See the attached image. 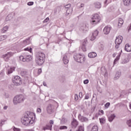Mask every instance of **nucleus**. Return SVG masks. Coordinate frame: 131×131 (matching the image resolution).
<instances>
[{
    "mask_svg": "<svg viewBox=\"0 0 131 131\" xmlns=\"http://www.w3.org/2000/svg\"><path fill=\"white\" fill-rule=\"evenodd\" d=\"M52 125L47 124L46 126H43V130H47V129H49V130H52Z\"/></svg>",
    "mask_w": 131,
    "mask_h": 131,
    "instance_id": "dca6fc26",
    "label": "nucleus"
},
{
    "mask_svg": "<svg viewBox=\"0 0 131 131\" xmlns=\"http://www.w3.org/2000/svg\"><path fill=\"white\" fill-rule=\"evenodd\" d=\"M59 79L61 82H64L65 81V76H60L59 77Z\"/></svg>",
    "mask_w": 131,
    "mask_h": 131,
    "instance_id": "c756f323",
    "label": "nucleus"
},
{
    "mask_svg": "<svg viewBox=\"0 0 131 131\" xmlns=\"http://www.w3.org/2000/svg\"><path fill=\"white\" fill-rule=\"evenodd\" d=\"M123 3L126 7H129L131 5V0H123Z\"/></svg>",
    "mask_w": 131,
    "mask_h": 131,
    "instance_id": "f3484780",
    "label": "nucleus"
},
{
    "mask_svg": "<svg viewBox=\"0 0 131 131\" xmlns=\"http://www.w3.org/2000/svg\"><path fill=\"white\" fill-rule=\"evenodd\" d=\"M121 75V72H117L115 76V78H116V79H118V78L120 77Z\"/></svg>",
    "mask_w": 131,
    "mask_h": 131,
    "instance_id": "c85d7f7f",
    "label": "nucleus"
},
{
    "mask_svg": "<svg viewBox=\"0 0 131 131\" xmlns=\"http://www.w3.org/2000/svg\"><path fill=\"white\" fill-rule=\"evenodd\" d=\"M15 85H20L22 84V79L19 76H15L12 79Z\"/></svg>",
    "mask_w": 131,
    "mask_h": 131,
    "instance_id": "423d86ee",
    "label": "nucleus"
},
{
    "mask_svg": "<svg viewBox=\"0 0 131 131\" xmlns=\"http://www.w3.org/2000/svg\"><path fill=\"white\" fill-rule=\"evenodd\" d=\"M13 131H21V129H20V128H17L15 126L13 127Z\"/></svg>",
    "mask_w": 131,
    "mask_h": 131,
    "instance_id": "e433bc0d",
    "label": "nucleus"
},
{
    "mask_svg": "<svg viewBox=\"0 0 131 131\" xmlns=\"http://www.w3.org/2000/svg\"><path fill=\"white\" fill-rule=\"evenodd\" d=\"M66 121V119H65V118H63L61 120V123H62V124H64V123H65V121Z\"/></svg>",
    "mask_w": 131,
    "mask_h": 131,
    "instance_id": "37998d69",
    "label": "nucleus"
},
{
    "mask_svg": "<svg viewBox=\"0 0 131 131\" xmlns=\"http://www.w3.org/2000/svg\"><path fill=\"white\" fill-rule=\"evenodd\" d=\"M123 39V37H122V36H119L118 37H116L115 41V43L116 45L115 47V49H118V48H119V46L121 45Z\"/></svg>",
    "mask_w": 131,
    "mask_h": 131,
    "instance_id": "6e6552de",
    "label": "nucleus"
},
{
    "mask_svg": "<svg viewBox=\"0 0 131 131\" xmlns=\"http://www.w3.org/2000/svg\"><path fill=\"white\" fill-rule=\"evenodd\" d=\"M68 127L67 126H61L59 127V129L62 130V129H67Z\"/></svg>",
    "mask_w": 131,
    "mask_h": 131,
    "instance_id": "c9c22d12",
    "label": "nucleus"
},
{
    "mask_svg": "<svg viewBox=\"0 0 131 131\" xmlns=\"http://www.w3.org/2000/svg\"><path fill=\"white\" fill-rule=\"evenodd\" d=\"M70 7H71V4H68V5H66V6H64V8L65 9H69V8H70Z\"/></svg>",
    "mask_w": 131,
    "mask_h": 131,
    "instance_id": "a19ab883",
    "label": "nucleus"
},
{
    "mask_svg": "<svg viewBox=\"0 0 131 131\" xmlns=\"http://www.w3.org/2000/svg\"><path fill=\"white\" fill-rule=\"evenodd\" d=\"M128 31H130L131 30V23H130V26L129 27V28H128Z\"/></svg>",
    "mask_w": 131,
    "mask_h": 131,
    "instance_id": "bf43d9fd",
    "label": "nucleus"
},
{
    "mask_svg": "<svg viewBox=\"0 0 131 131\" xmlns=\"http://www.w3.org/2000/svg\"><path fill=\"white\" fill-rule=\"evenodd\" d=\"M43 85H44V86H47V83H46L45 82H43Z\"/></svg>",
    "mask_w": 131,
    "mask_h": 131,
    "instance_id": "680f3d73",
    "label": "nucleus"
},
{
    "mask_svg": "<svg viewBox=\"0 0 131 131\" xmlns=\"http://www.w3.org/2000/svg\"><path fill=\"white\" fill-rule=\"evenodd\" d=\"M26 73H27V72L25 71H21L20 72V74L23 76L25 75H26Z\"/></svg>",
    "mask_w": 131,
    "mask_h": 131,
    "instance_id": "79ce46f5",
    "label": "nucleus"
},
{
    "mask_svg": "<svg viewBox=\"0 0 131 131\" xmlns=\"http://www.w3.org/2000/svg\"><path fill=\"white\" fill-rule=\"evenodd\" d=\"M24 100H25V98H24V96H23V95L20 94L19 95L16 96L13 98V102L14 105H17V104H19V103H22V102H24Z\"/></svg>",
    "mask_w": 131,
    "mask_h": 131,
    "instance_id": "20e7f679",
    "label": "nucleus"
},
{
    "mask_svg": "<svg viewBox=\"0 0 131 131\" xmlns=\"http://www.w3.org/2000/svg\"><path fill=\"white\" fill-rule=\"evenodd\" d=\"M54 105L52 104H49L47 107V111L48 114H52L54 112Z\"/></svg>",
    "mask_w": 131,
    "mask_h": 131,
    "instance_id": "9b49d317",
    "label": "nucleus"
},
{
    "mask_svg": "<svg viewBox=\"0 0 131 131\" xmlns=\"http://www.w3.org/2000/svg\"><path fill=\"white\" fill-rule=\"evenodd\" d=\"M24 51H28L30 53H32V48L31 47H27L24 49Z\"/></svg>",
    "mask_w": 131,
    "mask_h": 131,
    "instance_id": "473e14b6",
    "label": "nucleus"
},
{
    "mask_svg": "<svg viewBox=\"0 0 131 131\" xmlns=\"http://www.w3.org/2000/svg\"><path fill=\"white\" fill-rule=\"evenodd\" d=\"M84 7V4H81L80 6V8H83Z\"/></svg>",
    "mask_w": 131,
    "mask_h": 131,
    "instance_id": "4d7b16f0",
    "label": "nucleus"
},
{
    "mask_svg": "<svg viewBox=\"0 0 131 131\" xmlns=\"http://www.w3.org/2000/svg\"><path fill=\"white\" fill-rule=\"evenodd\" d=\"M124 50L126 52H131V46H129L128 43H126L125 46Z\"/></svg>",
    "mask_w": 131,
    "mask_h": 131,
    "instance_id": "412c9836",
    "label": "nucleus"
},
{
    "mask_svg": "<svg viewBox=\"0 0 131 131\" xmlns=\"http://www.w3.org/2000/svg\"><path fill=\"white\" fill-rule=\"evenodd\" d=\"M41 112V108H39V107H38L37 108V113H40Z\"/></svg>",
    "mask_w": 131,
    "mask_h": 131,
    "instance_id": "de8ad7c7",
    "label": "nucleus"
},
{
    "mask_svg": "<svg viewBox=\"0 0 131 131\" xmlns=\"http://www.w3.org/2000/svg\"><path fill=\"white\" fill-rule=\"evenodd\" d=\"M27 131H34L33 130V129H27Z\"/></svg>",
    "mask_w": 131,
    "mask_h": 131,
    "instance_id": "69168bd1",
    "label": "nucleus"
},
{
    "mask_svg": "<svg viewBox=\"0 0 131 131\" xmlns=\"http://www.w3.org/2000/svg\"><path fill=\"white\" fill-rule=\"evenodd\" d=\"M50 20V18H49V17H47L43 21V23H47V22H48V21H49Z\"/></svg>",
    "mask_w": 131,
    "mask_h": 131,
    "instance_id": "49530a36",
    "label": "nucleus"
},
{
    "mask_svg": "<svg viewBox=\"0 0 131 131\" xmlns=\"http://www.w3.org/2000/svg\"><path fill=\"white\" fill-rule=\"evenodd\" d=\"M16 68L15 67H11L10 69H8L7 72V75H10V74H11V73H13L14 71H15V69Z\"/></svg>",
    "mask_w": 131,
    "mask_h": 131,
    "instance_id": "6ab92c4d",
    "label": "nucleus"
},
{
    "mask_svg": "<svg viewBox=\"0 0 131 131\" xmlns=\"http://www.w3.org/2000/svg\"><path fill=\"white\" fill-rule=\"evenodd\" d=\"M90 98V97L89 96V95H85V100H89V99Z\"/></svg>",
    "mask_w": 131,
    "mask_h": 131,
    "instance_id": "5fc2aeb1",
    "label": "nucleus"
},
{
    "mask_svg": "<svg viewBox=\"0 0 131 131\" xmlns=\"http://www.w3.org/2000/svg\"><path fill=\"white\" fill-rule=\"evenodd\" d=\"M7 108H8V106H5L4 107V110H7Z\"/></svg>",
    "mask_w": 131,
    "mask_h": 131,
    "instance_id": "052dcab7",
    "label": "nucleus"
},
{
    "mask_svg": "<svg viewBox=\"0 0 131 131\" xmlns=\"http://www.w3.org/2000/svg\"><path fill=\"white\" fill-rule=\"evenodd\" d=\"M69 11H70V9H68L67 10V11H66L67 16H68V15H69V14H70V12Z\"/></svg>",
    "mask_w": 131,
    "mask_h": 131,
    "instance_id": "603ef678",
    "label": "nucleus"
},
{
    "mask_svg": "<svg viewBox=\"0 0 131 131\" xmlns=\"http://www.w3.org/2000/svg\"><path fill=\"white\" fill-rule=\"evenodd\" d=\"M123 62L124 63H127V59H124Z\"/></svg>",
    "mask_w": 131,
    "mask_h": 131,
    "instance_id": "13d9d810",
    "label": "nucleus"
},
{
    "mask_svg": "<svg viewBox=\"0 0 131 131\" xmlns=\"http://www.w3.org/2000/svg\"><path fill=\"white\" fill-rule=\"evenodd\" d=\"M110 30H111V28L106 26L103 29V32L104 34H109Z\"/></svg>",
    "mask_w": 131,
    "mask_h": 131,
    "instance_id": "4468645a",
    "label": "nucleus"
},
{
    "mask_svg": "<svg viewBox=\"0 0 131 131\" xmlns=\"http://www.w3.org/2000/svg\"><path fill=\"white\" fill-rule=\"evenodd\" d=\"M4 122H5L4 121H2V122L0 123L1 126H2L3 125V124H4Z\"/></svg>",
    "mask_w": 131,
    "mask_h": 131,
    "instance_id": "6e6d98bb",
    "label": "nucleus"
},
{
    "mask_svg": "<svg viewBox=\"0 0 131 131\" xmlns=\"http://www.w3.org/2000/svg\"><path fill=\"white\" fill-rule=\"evenodd\" d=\"M120 56H121V53H119V54L116 57V58L115 59L114 61V64H116V62L120 59Z\"/></svg>",
    "mask_w": 131,
    "mask_h": 131,
    "instance_id": "cd10ccee",
    "label": "nucleus"
},
{
    "mask_svg": "<svg viewBox=\"0 0 131 131\" xmlns=\"http://www.w3.org/2000/svg\"><path fill=\"white\" fill-rule=\"evenodd\" d=\"M46 61V54L42 52H39L36 55L35 62L38 66H41Z\"/></svg>",
    "mask_w": 131,
    "mask_h": 131,
    "instance_id": "f03ea898",
    "label": "nucleus"
},
{
    "mask_svg": "<svg viewBox=\"0 0 131 131\" xmlns=\"http://www.w3.org/2000/svg\"><path fill=\"white\" fill-rule=\"evenodd\" d=\"M89 58H96L97 57V53L95 52H90L88 54Z\"/></svg>",
    "mask_w": 131,
    "mask_h": 131,
    "instance_id": "aec40b11",
    "label": "nucleus"
},
{
    "mask_svg": "<svg viewBox=\"0 0 131 131\" xmlns=\"http://www.w3.org/2000/svg\"><path fill=\"white\" fill-rule=\"evenodd\" d=\"M83 83H84V84H88V83H89V80L86 79V80H84Z\"/></svg>",
    "mask_w": 131,
    "mask_h": 131,
    "instance_id": "09e8293b",
    "label": "nucleus"
},
{
    "mask_svg": "<svg viewBox=\"0 0 131 131\" xmlns=\"http://www.w3.org/2000/svg\"><path fill=\"white\" fill-rule=\"evenodd\" d=\"M99 121L101 124H104L105 123V121H106V119L104 118H99Z\"/></svg>",
    "mask_w": 131,
    "mask_h": 131,
    "instance_id": "7c9ffc66",
    "label": "nucleus"
},
{
    "mask_svg": "<svg viewBox=\"0 0 131 131\" xmlns=\"http://www.w3.org/2000/svg\"><path fill=\"white\" fill-rule=\"evenodd\" d=\"M123 24V19L122 18H119L118 21V26L119 27H121Z\"/></svg>",
    "mask_w": 131,
    "mask_h": 131,
    "instance_id": "bb28decb",
    "label": "nucleus"
},
{
    "mask_svg": "<svg viewBox=\"0 0 131 131\" xmlns=\"http://www.w3.org/2000/svg\"><path fill=\"white\" fill-rule=\"evenodd\" d=\"M81 29L83 32H85L89 30V27L86 25H83L81 27Z\"/></svg>",
    "mask_w": 131,
    "mask_h": 131,
    "instance_id": "4be33fe9",
    "label": "nucleus"
},
{
    "mask_svg": "<svg viewBox=\"0 0 131 131\" xmlns=\"http://www.w3.org/2000/svg\"><path fill=\"white\" fill-rule=\"evenodd\" d=\"M8 29H9V27L8 26H6L4 27L1 30L2 33H5V32H7V31H8Z\"/></svg>",
    "mask_w": 131,
    "mask_h": 131,
    "instance_id": "a878e982",
    "label": "nucleus"
},
{
    "mask_svg": "<svg viewBox=\"0 0 131 131\" xmlns=\"http://www.w3.org/2000/svg\"><path fill=\"white\" fill-rule=\"evenodd\" d=\"M75 101H77V100H78V95L77 94L75 95Z\"/></svg>",
    "mask_w": 131,
    "mask_h": 131,
    "instance_id": "3c124183",
    "label": "nucleus"
},
{
    "mask_svg": "<svg viewBox=\"0 0 131 131\" xmlns=\"http://www.w3.org/2000/svg\"><path fill=\"white\" fill-rule=\"evenodd\" d=\"M35 114L33 112L27 111L21 119V122L24 125H31L35 121Z\"/></svg>",
    "mask_w": 131,
    "mask_h": 131,
    "instance_id": "f257e3e1",
    "label": "nucleus"
},
{
    "mask_svg": "<svg viewBox=\"0 0 131 131\" xmlns=\"http://www.w3.org/2000/svg\"><path fill=\"white\" fill-rule=\"evenodd\" d=\"M74 59L78 63H84V61H85V57L84 56L78 54L74 55Z\"/></svg>",
    "mask_w": 131,
    "mask_h": 131,
    "instance_id": "39448f33",
    "label": "nucleus"
},
{
    "mask_svg": "<svg viewBox=\"0 0 131 131\" xmlns=\"http://www.w3.org/2000/svg\"><path fill=\"white\" fill-rule=\"evenodd\" d=\"M34 3L33 2H29L27 3L28 6H33Z\"/></svg>",
    "mask_w": 131,
    "mask_h": 131,
    "instance_id": "c03bdc74",
    "label": "nucleus"
},
{
    "mask_svg": "<svg viewBox=\"0 0 131 131\" xmlns=\"http://www.w3.org/2000/svg\"><path fill=\"white\" fill-rule=\"evenodd\" d=\"M42 71H41V69H39L38 70V74H40V73H41Z\"/></svg>",
    "mask_w": 131,
    "mask_h": 131,
    "instance_id": "864d4df0",
    "label": "nucleus"
},
{
    "mask_svg": "<svg viewBox=\"0 0 131 131\" xmlns=\"http://www.w3.org/2000/svg\"><path fill=\"white\" fill-rule=\"evenodd\" d=\"M98 34H99V31H98V30H96L92 33V35L91 36L90 40H91V41H94V40H95V39H96V37H97V36H98Z\"/></svg>",
    "mask_w": 131,
    "mask_h": 131,
    "instance_id": "ddd939ff",
    "label": "nucleus"
},
{
    "mask_svg": "<svg viewBox=\"0 0 131 131\" xmlns=\"http://www.w3.org/2000/svg\"><path fill=\"white\" fill-rule=\"evenodd\" d=\"M92 126V124H90L88 126V128L90 129L91 128V127Z\"/></svg>",
    "mask_w": 131,
    "mask_h": 131,
    "instance_id": "e2e57ef3",
    "label": "nucleus"
},
{
    "mask_svg": "<svg viewBox=\"0 0 131 131\" xmlns=\"http://www.w3.org/2000/svg\"><path fill=\"white\" fill-rule=\"evenodd\" d=\"M62 61H63L64 65H67V64H68V63H69V59H68L67 55L63 56V58H62Z\"/></svg>",
    "mask_w": 131,
    "mask_h": 131,
    "instance_id": "2eb2a0df",
    "label": "nucleus"
},
{
    "mask_svg": "<svg viewBox=\"0 0 131 131\" xmlns=\"http://www.w3.org/2000/svg\"><path fill=\"white\" fill-rule=\"evenodd\" d=\"M100 113H101L102 114H104V111H103V110H100Z\"/></svg>",
    "mask_w": 131,
    "mask_h": 131,
    "instance_id": "0e129e2a",
    "label": "nucleus"
},
{
    "mask_svg": "<svg viewBox=\"0 0 131 131\" xmlns=\"http://www.w3.org/2000/svg\"><path fill=\"white\" fill-rule=\"evenodd\" d=\"M49 125H53V124H54V120H51L49 122Z\"/></svg>",
    "mask_w": 131,
    "mask_h": 131,
    "instance_id": "8fccbe9b",
    "label": "nucleus"
},
{
    "mask_svg": "<svg viewBox=\"0 0 131 131\" xmlns=\"http://www.w3.org/2000/svg\"><path fill=\"white\" fill-rule=\"evenodd\" d=\"M107 2H108V0H105L104 2V5H107Z\"/></svg>",
    "mask_w": 131,
    "mask_h": 131,
    "instance_id": "338daca9",
    "label": "nucleus"
},
{
    "mask_svg": "<svg viewBox=\"0 0 131 131\" xmlns=\"http://www.w3.org/2000/svg\"><path fill=\"white\" fill-rule=\"evenodd\" d=\"M101 21V17L98 14H94L92 15L91 20V24L92 25H96L98 23H100Z\"/></svg>",
    "mask_w": 131,
    "mask_h": 131,
    "instance_id": "7ed1b4c3",
    "label": "nucleus"
},
{
    "mask_svg": "<svg viewBox=\"0 0 131 131\" xmlns=\"http://www.w3.org/2000/svg\"><path fill=\"white\" fill-rule=\"evenodd\" d=\"M19 60L23 62H30L32 60V56L30 55H25L24 56L21 55L19 56Z\"/></svg>",
    "mask_w": 131,
    "mask_h": 131,
    "instance_id": "0eeeda50",
    "label": "nucleus"
},
{
    "mask_svg": "<svg viewBox=\"0 0 131 131\" xmlns=\"http://www.w3.org/2000/svg\"><path fill=\"white\" fill-rule=\"evenodd\" d=\"M127 125H128L129 127H131V119L127 121Z\"/></svg>",
    "mask_w": 131,
    "mask_h": 131,
    "instance_id": "58836bf2",
    "label": "nucleus"
},
{
    "mask_svg": "<svg viewBox=\"0 0 131 131\" xmlns=\"http://www.w3.org/2000/svg\"><path fill=\"white\" fill-rule=\"evenodd\" d=\"M10 17H11V14H8L6 17L7 21L11 20V18H10Z\"/></svg>",
    "mask_w": 131,
    "mask_h": 131,
    "instance_id": "a18cd8bd",
    "label": "nucleus"
},
{
    "mask_svg": "<svg viewBox=\"0 0 131 131\" xmlns=\"http://www.w3.org/2000/svg\"><path fill=\"white\" fill-rule=\"evenodd\" d=\"M6 38H7V35L0 36V41H2V40H5Z\"/></svg>",
    "mask_w": 131,
    "mask_h": 131,
    "instance_id": "72a5a7b5",
    "label": "nucleus"
},
{
    "mask_svg": "<svg viewBox=\"0 0 131 131\" xmlns=\"http://www.w3.org/2000/svg\"><path fill=\"white\" fill-rule=\"evenodd\" d=\"M13 55H14V53L12 52H8L7 53L3 55V57L5 59V61L7 62L9 61V59L11 58V57H13Z\"/></svg>",
    "mask_w": 131,
    "mask_h": 131,
    "instance_id": "9d476101",
    "label": "nucleus"
},
{
    "mask_svg": "<svg viewBox=\"0 0 131 131\" xmlns=\"http://www.w3.org/2000/svg\"><path fill=\"white\" fill-rule=\"evenodd\" d=\"M99 49L100 51H103L104 50V45H103V44H100L99 46Z\"/></svg>",
    "mask_w": 131,
    "mask_h": 131,
    "instance_id": "f704fd0d",
    "label": "nucleus"
},
{
    "mask_svg": "<svg viewBox=\"0 0 131 131\" xmlns=\"http://www.w3.org/2000/svg\"><path fill=\"white\" fill-rule=\"evenodd\" d=\"M94 5L96 9H101L102 7V4L99 2L94 3Z\"/></svg>",
    "mask_w": 131,
    "mask_h": 131,
    "instance_id": "a211bd4d",
    "label": "nucleus"
},
{
    "mask_svg": "<svg viewBox=\"0 0 131 131\" xmlns=\"http://www.w3.org/2000/svg\"><path fill=\"white\" fill-rule=\"evenodd\" d=\"M78 118L81 122H89V118L81 115L80 114L78 115Z\"/></svg>",
    "mask_w": 131,
    "mask_h": 131,
    "instance_id": "1a4fd4ad",
    "label": "nucleus"
},
{
    "mask_svg": "<svg viewBox=\"0 0 131 131\" xmlns=\"http://www.w3.org/2000/svg\"><path fill=\"white\" fill-rule=\"evenodd\" d=\"M88 39H85L83 40V42L82 43V46L81 47L83 52H86V45H88Z\"/></svg>",
    "mask_w": 131,
    "mask_h": 131,
    "instance_id": "f8f14e48",
    "label": "nucleus"
},
{
    "mask_svg": "<svg viewBox=\"0 0 131 131\" xmlns=\"http://www.w3.org/2000/svg\"><path fill=\"white\" fill-rule=\"evenodd\" d=\"M115 117H116V116H115V114H111L110 117H108V121L110 122H112L113 120L115 119Z\"/></svg>",
    "mask_w": 131,
    "mask_h": 131,
    "instance_id": "b1692460",
    "label": "nucleus"
},
{
    "mask_svg": "<svg viewBox=\"0 0 131 131\" xmlns=\"http://www.w3.org/2000/svg\"><path fill=\"white\" fill-rule=\"evenodd\" d=\"M71 124L74 127H76V126L78 125V122H77V120H76V119L74 118L73 119Z\"/></svg>",
    "mask_w": 131,
    "mask_h": 131,
    "instance_id": "5701e85b",
    "label": "nucleus"
},
{
    "mask_svg": "<svg viewBox=\"0 0 131 131\" xmlns=\"http://www.w3.org/2000/svg\"><path fill=\"white\" fill-rule=\"evenodd\" d=\"M110 106V102H107L104 104V107L105 108H109Z\"/></svg>",
    "mask_w": 131,
    "mask_h": 131,
    "instance_id": "4c0bfd02",
    "label": "nucleus"
},
{
    "mask_svg": "<svg viewBox=\"0 0 131 131\" xmlns=\"http://www.w3.org/2000/svg\"><path fill=\"white\" fill-rule=\"evenodd\" d=\"M116 56V54H115V53H114L113 54V57H114V58H115V56Z\"/></svg>",
    "mask_w": 131,
    "mask_h": 131,
    "instance_id": "774afa93",
    "label": "nucleus"
},
{
    "mask_svg": "<svg viewBox=\"0 0 131 131\" xmlns=\"http://www.w3.org/2000/svg\"><path fill=\"white\" fill-rule=\"evenodd\" d=\"M23 43L24 45H25V46H27V45H29V43H30V37L24 40Z\"/></svg>",
    "mask_w": 131,
    "mask_h": 131,
    "instance_id": "393cba45",
    "label": "nucleus"
},
{
    "mask_svg": "<svg viewBox=\"0 0 131 131\" xmlns=\"http://www.w3.org/2000/svg\"><path fill=\"white\" fill-rule=\"evenodd\" d=\"M98 130H99V128L97 125L93 126L92 128L91 129V131H98Z\"/></svg>",
    "mask_w": 131,
    "mask_h": 131,
    "instance_id": "2f4dec72",
    "label": "nucleus"
},
{
    "mask_svg": "<svg viewBox=\"0 0 131 131\" xmlns=\"http://www.w3.org/2000/svg\"><path fill=\"white\" fill-rule=\"evenodd\" d=\"M54 129L55 131H59L60 130V127H59L58 126H55L54 127Z\"/></svg>",
    "mask_w": 131,
    "mask_h": 131,
    "instance_id": "ea45409f",
    "label": "nucleus"
}]
</instances>
